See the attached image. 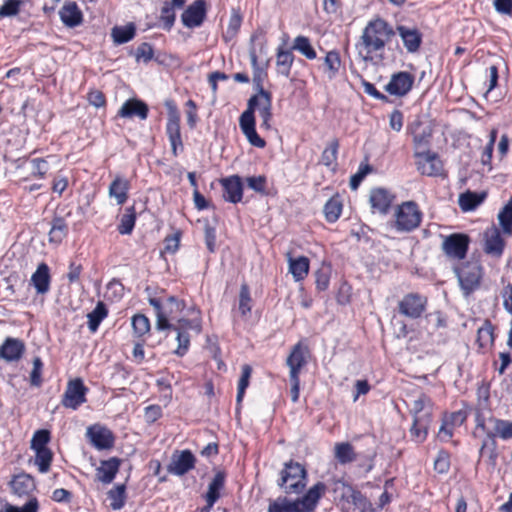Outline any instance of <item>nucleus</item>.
I'll return each instance as SVG.
<instances>
[{
    "instance_id": "423d86ee",
    "label": "nucleus",
    "mask_w": 512,
    "mask_h": 512,
    "mask_svg": "<svg viewBox=\"0 0 512 512\" xmlns=\"http://www.w3.org/2000/svg\"><path fill=\"white\" fill-rule=\"evenodd\" d=\"M306 478V469L298 462L289 461L284 464L278 485L286 494H299L306 486Z\"/></svg>"
},
{
    "instance_id": "de8ad7c7",
    "label": "nucleus",
    "mask_w": 512,
    "mask_h": 512,
    "mask_svg": "<svg viewBox=\"0 0 512 512\" xmlns=\"http://www.w3.org/2000/svg\"><path fill=\"white\" fill-rule=\"evenodd\" d=\"M108 311L103 302H98L96 307L88 313V328L91 332H96L102 320L107 316Z\"/></svg>"
},
{
    "instance_id": "c756f323",
    "label": "nucleus",
    "mask_w": 512,
    "mask_h": 512,
    "mask_svg": "<svg viewBox=\"0 0 512 512\" xmlns=\"http://www.w3.org/2000/svg\"><path fill=\"white\" fill-rule=\"evenodd\" d=\"M120 460L112 457L108 460L101 461L100 466L96 469L97 479L104 483H111L119 471Z\"/></svg>"
},
{
    "instance_id": "8fccbe9b",
    "label": "nucleus",
    "mask_w": 512,
    "mask_h": 512,
    "mask_svg": "<svg viewBox=\"0 0 512 512\" xmlns=\"http://www.w3.org/2000/svg\"><path fill=\"white\" fill-rule=\"evenodd\" d=\"M493 341V326L489 321H485L477 330V343L479 344V347L485 348L491 345Z\"/></svg>"
},
{
    "instance_id": "ddd939ff",
    "label": "nucleus",
    "mask_w": 512,
    "mask_h": 512,
    "mask_svg": "<svg viewBox=\"0 0 512 512\" xmlns=\"http://www.w3.org/2000/svg\"><path fill=\"white\" fill-rule=\"evenodd\" d=\"M196 458L188 450H175L171 456L167 471L176 476H183L195 468Z\"/></svg>"
},
{
    "instance_id": "864d4df0",
    "label": "nucleus",
    "mask_w": 512,
    "mask_h": 512,
    "mask_svg": "<svg viewBox=\"0 0 512 512\" xmlns=\"http://www.w3.org/2000/svg\"><path fill=\"white\" fill-rule=\"evenodd\" d=\"M324 64L326 66L329 78H334L341 66L339 53L336 50L329 51L324 58Z\"/></svg>"
},
{
    "instance_id": "f8f14e48",
    "label": "nucleus",
    "mask_w": 512,
    "mask_h": 512,
    "mask_svg": "<svg viewBox=\"0 0 512 512\" xmlns=\"http://www.w3.org/2000/svg\"><path fill=\"white\" fill-rule=\"evenodd\" d=\"M167 106L169 107V113L166 124V134L171 145L172 154L177 156L178 151L183 150V142L180 131V116L175 106L170 105L169 103H167Z\"/></svg>"
},
{
    "instance_id": "4be33fe9",
    "label": "nucleus",
    "mask_w": 512,
    "mask_h": 512,
    "mask_svg": "<svg viewBox=\"0 0 512 512\" xmlns=\"http://www.w3.org/2000/svg\"><path fill=\"white\" fill-rule=\"evenodd\" d=\"M396 31L408 52L415 53L419 50L422 43V34L416 27L398 25Z\"/></svg>"
},
{
    "instance_id": "4c0bfd02",
    "label": "nucleus",
    "mask_w": 512,
    "mask_h": 512,
    "mask_svg": "<svg viewBox=\"0 0 512 512\" xmlns=\"http://www.w3.org/2000/svg\"><path fill=\"white\" fill-rule=\"evenodd\" d=\"M499 228L505 236H512V197L502 207L497 215Z\"/></svg>"
},
{
    "instance_id": "2eb2a0df",
    "label": "nucleus",
    "mask_w": 512,
    "mask_h": 512,
    "mask_svg": "<svg viewBox=\"0 0 512 512\" xmlns=\"http://www.w3.org/2000/svg\"><path fill=\"white\" fill-rule=\"evenodd\" d=\"M477 428H481L484 433L493 435L494 438L499 437L502 440L512 439V422L496 417H490L488 423L491 427L486 426L484 419L477 417Z\"/></svg>"
},
{
    "instance_id": "4468645a",
    "label": "nucleus",
    "mask_w": 512,
    "mask_h": 512,
    "mask_svg": "<svg viewBox=\"0 0 512 512\" xmlns=\"http://www.w3.org/2000/svg\"><path fill=\"white\" fill-rule=\"evenodd\" d=\"M87 388L81 379H74L68 382L63 394L61 403L64 407L76 410L86 402Z\"/></svg>"
},
{
    "instance_id": "9d476101",
    "label": "nucleus",
    "mask_w": 512,
    "mask_h": 512,
    "mask_svg": "<svg viewBox=\"0 0 512 512\" xmlns=\"http://www.w3.org/2000/svg\"><path fill=\"white\" fill-rule=\"evenodd\" d=\"M428 299L420 293H408L398 303V311L411 319H417L425 312Z\"/></svg>"
},
{
    "instance_id": "f3484780",
    "label": "nucleus",
    "mask_w": 512,
    "mask_h": 512,
    "mask_svg": "<svg viewBox=\"0 0 512 512\" xmlns=\"http://www.w3.org/2000/svg\"><path fill=\"white\" fill-rule=\"evenodd\" d=\"M309 349L302 342H298L291 349L286 359V365L289 367V377L300 376V372L308 363Z\"/></svg>"
},
{
    "instance_id": "72a5a7b5",
    "label": "nucleus",
    "mask_w": 512,
    "mask_h": 512,
    "mask_svg": "<svg viewBox=\"0 0 512 512\" xmlns=\"http://www.w3.org/2000/svg\"><path fill=\"white\" fill-rule=\"evenodd\" d=\"M289 272L295 281L303 280L309 272V259L305 256L293 258L288 254Z\"/></svg>"
},
{
    "instance_id": "a878e982",
    "label": "nucleus",
    "mask_w": 512,
    "mask_h": 512,
    "mask_svg": "<svg viewBox=\"0 0 512 512\" xmlns=\"http://www.w3.org/2000/svg\"><path fill=\"white\" fill-rule=\"evenodd\" d=\"M148 106L142 100L132 98L128 99L123 103L118 116L122 118H131L133 116L139 117L141 120H145L148 117Z\"/></svg>"
},
{
    "instance_id": "603ef678",
    "label": "nucleus",
    "mask_w": 512,
    "mask_h": 512,
    "mask_svg": "<svg viewBox=\"0 0 512 512\" xmlns=\"http://www.w3.org/2000/svg\"><path fill=\"white\" fill-rule=\"evenodd\" d=\"M335 457L341 464L350 463L356 459L354 449L349 443L336 444Z\"/></svg>"
},
{
    "instance_id": "7c9ffc66",
    "label": "nucleus",
    "mask_w": 512,
    "mask_h": 512,
    "mask_svg": "<svg viewBox=\"0 0 512 512\" xmlns=\"http://www.w3.org/2000/svg\"><path fill=\"white\" fill-rule=\"evenodd\" d=\"M62 22L67 27H76L82 23L83 15L75 2H67L59 11Z\"/></svg>"
},
{
    "instance_id": "13d9d810",
    "label": "nucleus",
    "mask_w": 512,
    "mask_h": 512,
    "mask_svg": "<svg viewBox=\"0 0 512 512\" xmlns=\"http://www.w3.org/2000/svg\"><path fill=\"white\" fill-rule=\"evenodd\" d=\"M134 334L142 337L150 331V321L144 314H136L132 317Z\"/></svg>"
},
{
    "instance_id": "c03bdc74",
    "label": "nucleus",
    "mask_w": 512,
    "mask_h": 512,
    "mask_svg": "<svg viewBox=\"0 0 512 512\" xmlns=\"http://www.w3.org/2000/svg\"><path fill=\"white\" fill-rule=\"evenodd\" d=\"M342 200L338 195L331 197L324 205V215L328 222H335L342 212Z\"/></svg>"
},
{
    "instance_id": "774afa93",
    "label": "nucleus",
    "mask_w": 512,
    "mask_h": 512,
    "mask_svg": "<svg viewBox=\"0 0 512 512\" xmlns=\"http://www.w3.org/2000/svg\"><path fill=\"white\" fill-rule=\"evenodd\" d=\"M450 467V457L449 454L445 451H440L437 455V458L434 461V468L438 473H446L448 472Z\"/></svg>"
},
{
    "instance_id": "e2e57ef3",
    "label": "nucleus",
    "mask_w": 512,
    "mask_h": 512,
    "mask_svg": "<svg viewBox=\"0 0 512 512\" xmlns=\"http://www.w3.org/2000/svg\"><path fill=\"white\" fill-rule=\"evenodd\" d=\"M252 369L249 365L242 366V375L238 382L237 391V402L240 403L243 399L246 388L249 385V378L251 376Z\"/></svg>"
},
{
    "instance_id": "052dcab7",
    "label": "nucleus",
    "mask_w": 512,
    "mask_h": 512,
    "mask_svg": "<svg viewBox=\"0 0 512 512\" xmlns=\"http://www.w3.org/2000/svg\"><path fill=\"white\" fill-rule=\"evenodd\" d=\"M38 500L33 497L30 498L22 507L6 504L1 512H38Z\"/></svg>"
},
{
    "instance_id": "20e7f679",
    "label": "nucleus",
    "mask_w": 512,
    "mask_h": 512,
    "mask_svg": "<svg viewBox=\"0 0 512 512\" xmlns=\"http://www.w3.org/2000/svg\"><path fill=\"white\" fill-rule=\"evenodd\" d=\"M463 296L469 297L478 290L484 276V269L478 261H466L453 267Z\"/></svg>"
},
{
    "instance_id": "49530a36",
    "label": "nucleus",
    "mask_w": 512,
    "mask_h": 512,
    "mask_svg": "<svg viewBox=\"0 0 512 512\" xmlns=\"http://www.w3.org/2000/svg\"><path fill=\"white\" fill-rule=\"evenodd\" d=\"M68 227L61 217H55L52 221V226L49 231V241L59 244L67 235Z\"/></svg>"
},
{
    "instance_id": "338daca9",
    "label": "nucleus",
    "mask_w": 512,
    "mask_h": 512,
    "mask_svg": "<svg viewBox=\"0 0 512 512\" xmlns=\"http://www.w3.org/2000/svg\"><path fill=\"white\" fill-rule=\"evenodd\" d=\"M251 297L247 285H242L239 294V311L246 315L251 311Z\"/></svg>"
},
{
    "instance_id": "37998d69",
    "label": "nucleus",
    "mask_w": 512,
    "mask_h": 512,
    "mask_svg": "<svg viewBox=\"0 0 512 512\" xmlns=\"http://www.w3.org/2000/svg\"><path fill=\"white\" fill-rule=\"evenodd\" d=\"M430 423L431 419H426L424 417L414 419L413 425L410 429V435L415 442L421 443L426 439Z\"/></svg>"
},
{
    "instance_id": "bf43d9fd",
    "label": "nucleus",
    "mask_w": 512,
    "mask_h": 512,
    "mask_svg": "<svg viewBox=\"0 0 512 512\" xmlns=\"http://www.w3.org/2000/svg\"><path fill=\"white\" fill-rule=\"evenodd\" d=\"M242 23V17L237 11H233L228 22L226 32L223 34L225 41L231 40L238 33Z\"/></svg>"
},
{
    "instance_id": "aec40b11",
    "label": "nucleus",
    "mask_w": 512,
    "mask_h": 512,
    "mask_svg": "<svg viewBox=\"0 0 512 512\" xmlns=\"http://www.w3.org/2000/svg\"><path fill=\"white\" fill-rule=\"evenodd\" d=\"M325 492L326 485L323 482H317L301 498L295 499L300 509L298 512H313Z\"/></svg>"
},
{
    "instance_id": "a211bd4d",
    "label": "nucleus",
    "mask_w": 512,
    "mask_h": 512,
    "mask_svg": "<svg viewBox=\"0 0 512 512\" xmlns=\"http://www.w3.org/2000/svg\"><path fill=\"white\" fill-rule=\"evenodd\" d=\"M207 12L205 0H195L181 15L182 23L187 28H196L202 25Z\"/></svg>"
},
{
    "instance_id": "c9c22d12",
    "label": "nucleus",
    "mask_w": 512,
    "mask_h": 512,
    "mask_svg": "<svg viewBox=\"0 0 512 512\" xmlns=\"http://www.w3.org/2000/svg\"><path fill=\"white\" fill-rule=\"evenodd\" d=\"M10 485L13 493L18 496L28 495L35 489L34 479L25 473L15 476Z\"/></svg>"
},
{
    "instance_id": "69168bd1",
    "label": "nucleus",
    "mask_w": 512,
    "mask_h": 512,
    "mask_svg": "<svg viewBox=\"0 0 512 512\" xmlns=\"http://www.w3.org/2000/svg\"><path fill=\"white\" fill-rule=\"evenodd\" d=\"M175 332L177 333L176 340L178 342V346H177L176 350L174 351V353L177 356L182 357L187 353V351L189 349L190 336L185 331H175Z\"/></svg>"
},
{
    "instance_id": "1a4fd4ad",
    "label": "nucleus",
    "mask_w": 512,
    "mask_h": 512,
    "mask_svg": "<svg viewBox=\"0 0 512 512\" xmlns=\"http://www.w3.org/2000/svg\"><path fill=\"white\" fill-rule=\"evenodd\" d=\"M470 237L464 233H453L443 237L441 249L452 260H463L468 252Z\"/></svg>"
},
{
    "instance_id": "0eeeda50",
    "label": "nucleus",
    "mask_w": 512,
    "mask_h": 512,
    "mask_svg": "<svg viewBox=\"0 0 512 512\" xmlns=\"http://www.w3.org/2000/svg\"><path fill=\"white\" fill-rule=\"evenodd\" d=\"M395 227L400 232H411L421 224L423 213L414 201H406L397 207Z\"/></svg>"
},
{
    "instance_id": "f257e3e1",
    "label": "nucleus",
    "mask_w": 512,
    "mask_h": 512,
    "mask_svg": "<svg viewBox=\"0 0 512 512\" xmlns=\"http://www.w3.org/2000/svg\"><path fill=\"white\" fill-rule=\"evenodd\" d=\"M394 35L395 31L384 19L369 21L355 45L358 56L365 62L373 61L375 56L382 54Z\"/></svg>"
},
{
    "instance_id": "bb28decb",
    "label": "nucleus",
    "mask_w": 512,
    "mask_h": 512,
    "mask_svg": "<svg viewBox=\"0 0 512 512\" xmlns=\"http://www.w3.org/2000/svg\"><path fill=\"white\" fill-rule=\"evenodd\" d=\"M276 73L280 76L288 78L291 68L295 60V56L291 49L285 48L284 45L278 46L276 50Z\"/></svg>"
},
{
    "instance_id": "dca6fc26",
    "label": "nucleus",
    "mask_w": 512,
    "mask_h": 512,
    "mask_svg": "<svg viewBox=\"0 0 512 512\" xmlns=\"http://www.w3.org/2000/svg\"><path fill=\"white\" fill-rule=\"evenodd\" d=\"M416 166L418 171L427 176H437L442 171V162L438 155L431 151H416Z\"/></svg>"
},
{
    "instance_id": "5701e85b",
    "label": "nucleus",
    "mask_w": 512,
    "mask_h": 512,
    "mask_svg": "<svg viewBox=\"0 0 512 512\" xmlns=\"http://www.w3.org/2000/svg\"><path fill=\"white\" fill-rule=\"evenodd\" d=\"M411 133L413 136V142L417 151L420 148H425L429 144V140L432 136V127L428 121L416 119L410 126Z\"/></svg>"
},
{
    "instance_id": "7ed1b4c3",
    "label": "nucleus",
    "mask_w": 512,
    "mask_h": 512,
    "mask_svg": "<svg viewBox=\"0 0 512 512\" xmlns=\"http://www.w3.org/2000/svg\"><path fill=\"white\" fill-rule=\"evenodd\" d=\"M149 304L156 312V329L159 331L172 328L170 321L176 319L184 309V302L174 296L165 298H149Z\"/></svg>"
},
{
    "instance_id": "412c9836",
    "label": "nucleus",
    "mask_w": 512,
    "mask_h": 512,
    "mask_svg": "<svg viewBox=\"0 0 512 512\" xmlns=\"http://www.w3.org/2000/svg\"><path fill=\"white\" fill-rule=\"evenodd\" d=\"M87 436L98 450L110 449L114 445L113 433L106 427L94 425L87 429Z\"/></svg>"
},
{
    "instance_id": "a19ab883",
    "label": "nucleus",
    "mask_w": 512,
    "mask_h": 512,
    "mask_svg": "<svg viewBox=\"0 0 512 512\" xmlns=\"http://www.w3.org/2000/svg\"><path fill=\"white\" fill-rule=\"evenodd\" d=\"M136 28L133 23L125 26H115L111 31L114 43L124 44L132 40L135 36Z\"/></svg>"
},
{
    "instance_id": "b1692460",
    "label": "nucleus",
    "mask_w": 512,
    "mask_h": 512,
    "mask_svg": "<svg viewBox=\"0 0 512 512\" xmlns=\"http://www.w3.org/2000/svg\"><path fill=\"white\" fill-rule=\"evenodd\" d=\"M51 274L49 266L42 262L37 266L36 271L30 278V284L35 288L36 293L45 295L50 290Z\"/></svg>"
},
{
    "instance_id": "79ce46f5",
    "label": "nucleus",
    "mask_w": 512,
    "mask_h": 512,
    "mask_svg": "<svg viewBox=\"0 0 512 512\" xmlns=\"http://www.w3.org/2000/svg\"><path fill=\"white\" fill-rule=\"evenodd\" d=\"M300 509L296 500H290L287 497H278L269 501L268 512H298Z\"/></svg>"
},
{
    "instance_id": "0e129e2a",
    "label": "nucleus",
    "mask_w": 512,
    "mask_h": 512,
    "mask_svg": "<svg viewBox=\"0 0 512 512\" xmlns=\"http://www.w3.org/2000/svg\"><path fill=\"white\" fill-rule=\"evenodd\" d=\"M22 4V0H5L4 4L0 7V17L16 15Z\"/></svg>"
},
{
    "instance_id": "c85d7f7f",
    "label": "nucleus",
    "mask_w": 512,
    "mask_h": 512,
    "mask_svg": "<svg viewBox=\"0 0 512 512\" xmlns=\"http://www.w3.org/2000/svg\"><path fill=\"white\" fill-rule=\"evenodd\" d=\"M129 189V180L121 175H117L109 185L108 194L111 198H115L118 205H123L128 199Z\"/></svg>"
},
{
    "instance_id": "f03ea898",
    "label": "nucleus",
    "mask_w": 512,
    "mask_h": 512,
    "mask_svg": "<svg viewBox=\"0 0 512 512\" xmlns=\"http://www.w3.org/2000/svg\"><path fill=\"white\" fill-rule=\"evenodd\" d=\"M258 109L259 116L262 120L270 121L272 118V99L271 94L261 88L260 93L253 95L248 100L247 109L239 118V126L246 136L248 142L257 148H263L266 145L255 129L254 111Z\"/></svg>"
},
{
    "instance_id": "39448f33",
    "label": "nucleus",
    "mask_w": 512,
    "mask_h": 512,
    "mask_svg": "<svg viewBox=\"0 0 512 512\" xmlns=\"http://www.w3.org/2000/svg\"><path fill=\"white\" fill-rule=\"evenodd\" d=\"M332 492L337 505L343 511L365 510L367 507V499L364 495L343 480L333 481Z\"/></svg>"
},
{
    "instance_id": "680f3d73",
    "label": "nucleus",
    "mask_w": 512,
    "mask_h": 512,
    "mask_svg": "<svg viewBox=\"0 0 512 512\" xmlns=\"http://www.w3.org/2000/svg\"><path fill=\"white\" fill-rule=\"evenodd\" d=\"M50 440V433L48 430H38L34 433L31 440V448L37 449H49L46 445Z\"/></svg>"
},
{
    "instance_id": "09e8293b",
    "label": "nucleus",
    "mask_w": 512,
    "mask_h": 512,
    "mask_svg": "<svg viewBox=\"0 0 512 512\" xmlns=\"http://www.w3.org/2000/svg\"><path fill=\"white\" fill-rule=\"evenodd\" d=\"M136 221V212L134 206L128 207L122 215L118 231L122 235L130 234L133 231Z\"/></svg>"
},
{
    "instance_id": "473e14b6",
    "label": "nucleus",
    "mask_w": 512,
    "mask_h": 512,
    "mask_svg": "<svg viewBox=\"0 0 512 512\" xmlns=\"http://www.w3.org/2000/svg\"><path fill=\"white\" fill-rule=\"evenodd\" d=\"M392 202V196L383 188L373 189L370 193V203L374 210L386 214Z\"/></svg>"
},
{
    "instance_id": "6e6552de",
    "label": "nucleus",
    "mask_w": 512,
    "mask_h": 512,
    "mask_svg": "<svg viewBox=\"0 0 512 512\" xmlns=\"http://www.w3.org/2000/svg\"><path fill=\"white\" fill-rule=\"evenodd\" d=\"M505 235L502 229L495 224L487 227L483 232L482 249L486 255L493 259H500L506 247Z\"/></svg>"
},
{
    "instance_id": "393cba45",
    "label": "nucleus",
    "mask_w": 512,
    "mask_h": 512,
    "mask_svg": "<svg viewBox=\"0 0 512 512\" xmlns=\"http://www.w3.org/2000/svg\"><path fill=\"white\" fill-rule=\"evenodd\" d=\"M224 189L223 197L231 203H238L243 197V185L238 175H233L221 180Z\"/></svg>"
},
{
    "instance_id": "4d7b16f0",
    "label": "nucleus",
    "mask_w": 512,
    "mask_h": 512,
    "mask_svg": "<svg viewBox=\"0 0 512 512\" xmlns=\"http://www.w3.org/2000/svg\"><path fill=\"white\" fill-rule=\"evenodd\" d=\"M169 330L173 331H185L188 333V330H193L197 334L201 332V322L199 319H186V318H179L177 320V324L173 325L172 328Z\"/></svg>"
},
{
    "instance_id": "cd10ccee",
    "label": "nucleus",
    "mask_w": 512,
    "mask_h": 512,
    "mask_svg": "<svg viewBox=\"0 0 512 512\" xmlns=\"http://www.w3.org/2000/svg\"><path fill=\"white\" fill-rule=\"evenodd\" d=\"M24 343L15 338H7L0 346V358L8 362L17 361L24 352Z\"/></svg>"
},
{
    "instance_id": "6e6d98bb",
    "label": "nucleus",
    "mask_w": 512,
    "mask_h": 512,
    "mask_svg": "<svg viewBox=\"0 0 512 512\" xmlns=\"http://www.w3.org/2000/svg\"><path fill=\"white\" fill-rule=\"evenodd\" d=\"M339 142L337 139H333L329 142L327 147L324 149L321 155V162L323 165L330 167L337 161Z\"/></svg>"
},
{
    "instance_id": "6ab92c4d",
    "label": "nucleus",
    "mask_w": 512,
    "mask_h": 512,
    "mask_svg": "<svg viewBox=\"0 0 512 512\" xmlns=\"http://www.w3.org/2000/svg\"><path fill=\"white\" fill-rule=\"evenodd\" d=\"M414 76L409 72H398L391 76L390 81L385 85L384 89L390 95L405 96L412 88Z\"/></svg>"
},
{
    "instance_id": "5fc2aeb1",
    "label": "nucleus",
    "mask_w": 512,
    "mask_h": 512,
    "mask_svg": "<svg viewBox=\"0 0 512 512\" xmlns=\"http://www.w3.org/2000/svg\"><path fill=\"white\" fill-rule=\"evenodd\" d=\"M332 268L330 265L323 264L316 272H315V283L316 288L319 291H325L329 287L330 278H331Z\"/></svg>"
},
{
    "instance_id": "58836bf2",
    "label": "nucleus",
    "mask_w": 512,
    "mask_h": 512,
    "mask_svg": "<svg viewBox=\"0 0 512 512\" xmlns=\"http://www.w3.org/2000/svg\"><path fill=\"white\" fill-rule=\"evenodd\" d=\"M290 49L291 51H298L309 60H313L317 57L316 51L313 48L310 39L304 35H298L295 37L293 45Z\"/></svg>"
},
{
    "instance_id": "2f4dec72",
    "label": "nucleus",
    "mask_w": 512,
    "mask_h": 512,
    "mask_svg": "<svg viewBox=\"0 0 512 512\" xmlns=\"http://www.w3.org/2000/svg\"><path fill=\"white\" fill-rule=\"evenodd\" d=\"M479 453L481 457L487 458V462L492 468L496 467L499 453L497 440L493 437V435L485 433V437L482 440Z\"/></svg>"
},
{
    "instance_id": "9b49d317",
    "label": "nucleus",
    "mask_w": 512,
    "mask_h": 512,
    "mask_svg": "<svg viewBox=\"0 0 512 512\" xmlns=\"http://www.w3.org/2000/svg\"><path fill=\"white\" fill-rule=\"evenodd\" d=\"M250 41L251 46L249 48V58L253 69V82L260 91L261 88H263V82L267 76V73L265 69L260 67L258 64L257 51H264L265 43L262 41L261 35L258 33H254L251 36Z\"/></svg>"
},
{
    "instance_id": "a18cd8bd",
    "label": "nucleus",
    "mask_w": 512,
    "mask_h": 512,
    "mask_svg": "<svg viewBox=\"0 0 512 512\" xmlns=\"http://www.w3.org/2000/svg\"><path fill=\"white\" fill-rule=\"evenodd\" d=\"M110 500V507L113 510H120L124 507L126 501V486L125 484L116 485L107 493Z\"/></svg>"
},
{
    "instance_id": "3c124183",
    "label": "nucleus",
    "mask_w": 512,
    "mask_h": 512,
    "mask_svg": "<svg viewBox=\"0 0 512 512\" xmlns=\"http://www.w3.org/2000/svg\"><path fill=\"white\" fill-rule=\"evenodd\" d=\"M35 465L38 467L40 473H47L50 469V465L53 458V453L50 449H37L34 450Z\"/></svg>"
},
{
    "instance_id": "f704fd0d",
    "label": "nucleus",
    "mask_w": 512,
    "mask_h": 512,
    "mask_svg": "<svg viewBox=\"0 0 512 512\" xmlns=\"http://www.w3.org/2000/svg\"><path fill=\"white\" fill-rule=\"evenodd\" d=\"M225 473L218 471L208 486V491L205 495L206 503H209V507H213L216 501L220 498V491L223 489L225 484Z\"/></svg>"
},
{
    "instance_id": "e433bc0d",
    "label": "nucleus",
    "mask_w": 512,
    "mask_h": 512,
    "mask_svg": "<svg viewBox=\"0 0 512 512\" xmlns=\"http://www.w3.org/2000/svg\"><path fill=\"white\" fill-rule=\"evenodd\" d=\"M432 409L433 403L431 399L425 394H421L412 403L411 412L413 413L414 419L418 417H424L432 420Z\"/></svg>"
},
{
    "instance_id": "ea45409f",
    "label": "nucleus",
    "mask_w": 512,
    "mask_h": 512,
    "mask_svg": "<svg viewBox=\"0 0 512 512\" xmlns=\"http://www.w3.org/2000/svg\"><path fill=\"white\" fill-rule=\"evenodd\" d=\"M485 193L466 192L459 197V206L463 211H472L485 199Z\"/></svg>"
}]
</instances>
